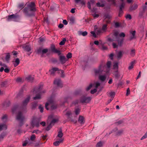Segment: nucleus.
<instances>
[{
    "instance_id": "11",
    "label": "nucleus",
    "mask_w": 147,
    "mask_h": 147,
    "mask_svg": "<svg viewBox=\"0 0 147 147\" xmlns=\"http://www.w3.org/2000/svg\"><path fill=\"white\" fill-rule=\"evenodd\" d=\"M54 84L57 85L58 87H62L61 80L59 79L55 80L54 82Z\"/></svg>"
},
{
    "instance_id": "28",
    "label": "nucleus",
    "mask_w": 147,
    "mask_h": 147,
    "mask_svg": "<svg viewBox=\"0 0 147 147\" xmlns=\"http://www.w3.org/2000/svg\"><path fill=\"white\" fill-rule=\"evenodd\" d=\"M75 2L77 3L80 2V3L82 5H84L85 4L84 0H75Z\"/></svg>"
},
{
    "instance_id": "57",
    "label": "nucleus",
    "mask_w": 147,
    "mask_h": 147,
    "mask_svg": "<svg viewBox=\"0 0 147 147\" xmlns=\"http://www.w3.org/2000/svg\"><path fill=\"white\" fill-rule=\"evenodd\" d=\"M42 49L41 48H39L38 49L37 51V53H40L42 54Z\"/></svg>"
},
{
    "instance_id": "44",
    "label": "nucleus",
    "mask_w": 147,
    "mask_h": 147,
    "mask_svg": "<svg viewBox=\"0 0 147 147\" xmlns=\"http://www.w3.org/2000/svg\"><path fill=\"white\" fill-rule=\"evenodd\" d=\"M80 112V109H76L75 113L76 115H77L79 114Z\"/></svg>"
},
{
    "instance_id": "19",
    "label": "nucleus",
    "mask_w": 147,
    "mask_h": 147,
    "mask_svg": "<svg viewBox=\"0 0 147 147\" xmlns=\"http://www.w3.org/2000/svg\"><path fill=\"white\" fill-rule=\"evenodd\" d=\"M106 76L105 75H99V79L102 81H104L106 79Z\"/></svg>"
},
{
    "instance_id": "4",
    "label": "nucleus",
    "mask_w": 147,
    "mask_h": 147,
    "mask_svg": "<svg viewBox=\"0 0 147 147\" xmlns=\"http://www.w3.org/2000/svg\"><path fill=\"white\" fill-rule=\"evenodd\" d=\"M71 111H68L66 114V115L67 116V119L68 121H70L74 123H76L77 122V121L72 119L71 117Z\"/></svg>"
},
{
    "instance_id": "12",
    "label": "nucleus",
    "mask_w": 147,
    "mask_h": 147,
    "mask_svg": "<svg viewBox=\"0 0 147 147\" xmlns=\"http://www.w3.org/2000/svg\"><path fill=\"white\" fill-rule=\"evenodd\" d=\"M60 60L61 63L63 64L68 60L64 56L61 55L60 56Z\"/></svg>"
},
{
    "instance_id": "18",
    "label": "nucleus",
    "mask_w": 147,
    "mask_h": 147,
    "mask_svg": "<svg viewBox=\"0 0 147 147\" xmlns=\"http://www.w3.org/2000/svg\"><path fill=\"white\" fill-rule=\"evenodd\" d=\"M20 62V59L18 58H17L15 60V61H13V64L14 67H16L19 64Z\"/></svg>"
},
{
    "instance_id": "16",
    "label": "nucleus",
    "mask_w": 147,
    "mask_h": 147,
    "mask_svg": "<svg viewBox=\"0 0 147 147\" xmlns=\"http://www.w3.org/2000/svg\"><path fill=\"white\" fill-rule=\"evenodd\" d=\"M138 7V5L136 4H134L130 6L129 9L130 11L134 10L136 9Z\"/></svg>"
},
{
    "instance_id": "24",
    "label": "nucleus",
    "mask_w": 147,
    "mask_h": 147,
    "mask_svg": "<svg viewBox=\"0 0 147 147\" xmlns=\"http://www.w3.org/2000/svg\"><path fill=\"white\" fill-rule=\"evenodd\" d=\"M122 56V52L121 51H119L117 54V57L119 59H120Z\"/></svg>"
},
{
    "instance_id": "9",
    "label": "nucleus",
    "mask_w": 147,
    "mask_h": 147,
    "mask_svg": "<svg viewBox=\"0 0 147 147\" xmlns=\"http://www.w3.org/2000/svg\"><path fill=\"white\" fill-rule=\"evenodd\" d=\"M111 65V62L110 61H108L107 63V67H106V70L105 71L106 74H108L110 70V67Z\"/></svg>"
},
{
    "instance_id": "3",
    "label": "nucleus",
    "mask_w": 147,
    "mask_h": 147,
    "mask_svg": "<svg viewBox=\"0 0 147 147\" xmlns=\"http://www.w3.org/2000/svg\"><path fill=\"white\" fill-rule=\"evenodd\" d=\"M91 100V98L90 97H86L85 96L82 97L80 99V102L82 103H88Z\"/></svg>"
},
{
    "instance_id": "55",
    "label": "nucleus",
    "mask_w": 147,
    "mask_h": 147,
    "mask_svg": "<svg viewBox=\"0 0 147 147\" xmlns=\"http://www.w3.org/2000/svg\"><path fill=\"white\" fill-rule=\"evenodd\" d=\"M125 18L126 19H129V20H130L131 18V16L130 14H127L125 16Z\"/></svg>"
},
{
    "instance_id": "52",
    "label": "nucleus",
    "mask_w": 147,
    "mask_h": 147,
    "mask_svg": "<svg viewBox=\"0 0 147 147\" xmlns=\"http://www.w3.org/2000/svg\"><path fill=\"white\" fill-rule=\"evenodd\" d=\"M40 132H41L38 130H34L32 132V133H36V134H38Z\"/></svg>"
},
{
    "instance_id": "42",
    "label": "nucleus",
    "mask_w": 147,
    "mask_h": 147,
    "mask_svg": "<svg viewBox=\"0 0 147 147\" xmlns=\"http://www.w3.org/2000/svg\"><path fill=\"white\" fill-rule=\"evenodd\" d=\"M102 143L101 142H98L96 145V147H101L102 146Z\"/></svg>"
},
{
    "instance_id": "17",
    "label": "nucleus",
    "mask_w": 147,
    "mask_h": 147,
    "mask_svg": "<svg viewBox=\"0 0 147 147\" xmlns=\"http://www.w3.org/2000/svg\"><path fill=\"white\" fill-rule=\"evenodd\" d=\"M136 32L135 30L130 31V33L132 35V36H131L130 37V40L136 38V37L135 36Z\"/></svg>"
},
{
    "instance_id": "58",
    "label": "nucleus",
    "mask_w": 147,
    "mask_h": 147,
    "mask_svg": "<svg viewBox=\"0 0 147 147\" xmlns=\"http://www.w3.org/2000/svg\"><path fill=\"white\" fill-rule=\"evenodd\" d=\"M4 70L5 73H8L9 71V69L7 67V68H5Z\"/></svg>"
},
{
    "instance_id": "61",
    "label": "nucleus",
    "mask_w": 147,
    "mask_h": 147,
    "mask_svg": "<svg viewBox=\"0 0 147 147\" xmlns=\"http://www.w3.org/2000/svg\"><path fill=\"white\" fill-rule=\"evenodd\" d=\"M82 35L83 36H85L87 35V32L86 31L83 32L82 33Z\"/></svg>"
},
{
    "instance_id": "32",
    "label": "nucleus",
    "mask_w": 147,
    "mask_h": 147,
    "mask_svg": "<svg viewBox=\"0 0 147 147\" xmlns=\"http://www.w3.org/2000/svg\"><path fill=\"white\" fill-rule=\"evenodd\" d=\"M66 41V39L65 38H63V40L60 42L59 44L61 45H63L65 44V42Z\"/></svg>"
},
{
    "instance_id": "27",
    "label": "nucleus",
    "mask_w": 147,
    "mask_h": 147,
    "mask_svg": "<svg viewBox=\"0 0 147 147\" xmlns=\"http://www.w3.org/2000/svg\"><path fill=\"white\" fill-rule=\"evenodd\" d=\"M134 63H135L134 61H132L130 63V65L128 67L129 69L130 70V69H132L133 68L134 66Z\"/></svg>"
},
{
    "instance_id": "31",
    "label": "nucleus",
    "mask_w": 147,
    "mask_h": 147,
    "mask_svg": "<svg viewBox=\"0 0 147 147\" xmlns=\"http://www.w3.org/2000/svg\"><path fill=\"white\" fill-rule=\"evenodd\" d=\"M18 108V106L16 105L14 106L12 109V112L13 113H14L16 111L17 108Z\"/></svg>"
},
{
    "instance_id": "29",
    "label": "nucleus",
    "mask_w": 147,
    "mask_h": 147,
    "mask_svg": "<svg viewBox=\"0 0 147 147\" xmlns=\"http://www.w3.org/2000/svg\"><path fill=\"white\" fill-rule=\"evenodd\" d=\"M26 79L29 82H32L34 80V77L29 76L26 78Z\"/></svg>"
},
{
    "instance_id": "5",
    "label": "nucleus",
    "mask_w": 147,
    "mask_h": 147,
    "mask_svg": "<svg viewBox=\"0 0 147 147\" xmlns=\"http://www.w3.org/2000/svg\"><path fill=\"white\" fill-rule=\"evenodd\" d=\"M71 111H68L66 114V115L67 116V119L68 121H70L74 123H76L77 122V121L72 119L71 117Z\"/></svg>"
},
{
    "instance_id": "59",
    "label": "nucleus",
    "mask_w": 147,
    "mask_h": 147,
    "mask_svg": "<svg viewBox=\"0 0 147 147\" xmlns=\"http://www.w3.org/2000/svg\"><path fill=\"white\" fill-rule=\"evenodd\" d=\"M97 91L96 88L94 89L93 90L91 91V93L92 94H94Z\"/></svg>"
},
{
    "instance_id": "48",
    "label": "nucleus",
    "mask_w": 147,
    "mask_h": 147,
    "mask_svg": "<svg viewBox=\"0 0 147 147\" xmlns=\"http://www.w3.org/2000/svg\"><path fill=\"white\" fill-rule=\"evenodd\" d=\"M39 109L40 110V111L41 113H42L43 111V107L41 105H40L39 107Z\"/></svg>"
},
{
    "instance_id": "30",
    "label": "nucleus",
    "mask_w": 147,
    "mask_h": 147,
    "mask_svg": "<svg viewBox=\"0 0 147 147\" xmlns=\"http://www.w3.org/2000/svg\"><path fill=\"white\" fill-rule=\"evenodd\" d=\"M2 67L0 69V71L1 72H2L4 69V68H7V65L5 64H4Z\"/></svg>"
},
{
    "instance_id": "41",
    "label": "nucleus",
    "mask_w": 147,
    "mask_h": 147,
    "mask_svg": "<svg viewBox=\"0 0 147 147\" xmlns=\"http://www.w3.org/2000/svg\"><path fill=\"white\" fill-rule=\"evenodd\" d=\"M41 98L40 96V94L37 95L36 96L33 97L34 100L40 99Z\"/></svg>"
},
{
    "instance_id": "38",
    "label": "nucleus",
    "mask_w": 147,
    "mask_h": 147,
    "mask_svg": "<svg viewBox=\"0 0 147 147\" xmlns=\"http://www.w3.org/2000/svg\"><path fill=\"white\" fill-rule=\"evenodd\" d=\"M10 58V55L9 53H7V54L6 55L5 57V60L7 61H8L9 60Z\"/></svg>"
},
{
    "instance_id": "21",
    "label": "nucleus",
    "mask_w": 147,
    "mask_h": 147,
    "mask_svg": "<svg viewBox=\"0 0 147 147\" xmlns=\"http://www.w3.org/2000/svg\"><path fill=\"white\" fill-rule=\"evenodd\" d=\"M59 70V69L58 68L56 67H53V68L51 70H50L49 71L51 72V74H54L55 71Z\"/></svg>"
},
{
    "instance_id": "23",
    "label": "nucleus",
    "mask_w": 147,
    "mask_h": 147,
    "mask_svg": "<svg viewBox=\"0 0 147 147\" xmlns=\"http://www.w3.org/2000/svg\"><path fill=\"white\" fill-rule=\"evenodd\" d=\"M7 129V126L5 124L0 125V131L3 129Z\"/></svg>"
},
{
    "instance_id": "37",
    "label": "nucleus",
    "mask_w": 147,
    "mask_h": 147,
    "mask_svg": "<svg viewBox=\"0 0 147 147\" xmlns=\"http://www.w3.org/2000/svg\"><path fill=\"white\" fill-rule=\"evenodd\" d=\"M58 121V119H53L52 120L50 123L51 124L53 125L56 122Z\"/></svg>"
},
{
    "instance_id": "7",
    "label": "nucleus",
    "mask_w": 147,
    "mask_h": 147,
    "mask_svg": "<svg viewBox=\"0 0 147 147\" xmlns=\"http://www.w3.org/2000/svg\"><path fill=\"white\" fill-rule=\"evenodd\" d=\"M104 64H101L99 66L98 69H94V72L96 75H98L102 73L103 71L102 68L104 67Z\"/></svg>"
},
{
    "instance_id": "50",
    "label": "nucleus",
    "mask_w": 147,
    "mask_h": 147,
    "mask_svg": "<svg viewBox=\"0 0 147 147\" xmlns=\"http://www.w3.org/2000/svg\"><path fill=\"white\" fill-rule=\"evenodd\" d=\"M147 137V131L145 134L141 138V140H143Z\"/></svg>"
},
{
    "instance_id": "45",
    "label": "nucleus",
    "mask_w": 147,
    "mask_h": 147,
    "mask_svg": "<svg viewBox=\"0 0 147 147\" xmlns=\"http://www.w3.org/2000/svg\"><path fill=\"white\" fill-rule=\"evenodd\" d=\"M105 19L108 18L110 19L111 18V16L109 14H106L105 16Z\"/></svg>"
},
{
    "instance_id": "39",
    "label": "nucleus",
    "mask_w": 147,
    "mask_h": 147,
    "mask_svg": "<svg viewBox=\"0 0 147 147\" xmlns=\"http://www.w3.org/2000/svg\"><path fill=\"white\" fill-rule=\"evenodd\" d=\"M110 96L111 97V98H114V96L115 95V93L114 92H111L109 93Z\"/></svg>"
},
{
    "instance_id": "25",
    "label": "nucleus",
    "mask_w": 147,
    "mask_h": 147,
    "mask_svg": "<svg viewBox=\"0 0 147 147\" xmlns=\"http://www.w3.org/2000/svg\"><path fill=\"white\" fill-rule=\"evenodd\" d=\"M63 134L62 132V130H61L58 132V134L56 138H57V137H59L61 138L63 136Z\"/></svg>"
},
{
    "instance_id": "8",
    "label": "nucleus",
    "mask_w": 147,
    "mask_h": 147,
    "mask_svg": "<svg viewBox=\"0 0 147 147\" xmlns=\"http://www.w3.org/2000/svg\"><path fill=\"white\" fill-rule=\"evenodd\" d=\"M16 119L22 121L24 119V117L22 115L21 112H19L16 116Z\"/></svg>"
},
{
    "instance_id": "51",
    "label": "nucleus",
    "mask_w": 147,
    "mask_h": 147,
    "mask_svg": "<svg viewBox=\"0 0 147 147\" xmlns=\"http://www.w3.org/2000/svg\"><path fill=\"white\" fill-rule=\"evenodd\" d=\"M123 11L122 10V9H119V17H121L123 14Z\"/></svg>"
},
{
    "instance_id": "63",
    "label": "nucleus",
    "mask_w": 147,
    "mask_h": 147,
    "mask_svg": "<svg viewBox=\"0 0 147 147\" xmlns=\"http://www.w3.org/2000/svg\"><path fill=\"white\" fill-rule=\"evenodd\" d=\"M91 33L92 35V36H93L95 38L96 37V34L94 32L91 31Z\"/></svg>"
},
{
    "instance_id": "47",
    "label": "nucleus",
    "mask_w": 147,
    "mask_h": 147,
    "mask_svg": "<svg viewBox=\"0 0 147 147\" xmlns=\"http://www.w3.org/2000/svg\"><path fill=\"white\" fill-rule=\"evenodd\" d=\"M123 39H122L120 41H119V40H117V41L118 42V44L120 46L121 45L123 42Z\"/></svg>"
},
{
    "instance_id": "60",
    "label": "nucleus",
    "mask_w": 147,
    "mask_h": 147,
    "mask_svg": "<svg viewBox=\"0 0 147 147\" xmlns=\"http://www.w3.org/2000/svg\"><path fill=\"white\" fill-rule=\"evenodd\" d=\"M92 84H90L89 86L86 88V90L87 91L89 90L92 87Z\"/></svg>"
},
{
    "instance_id": "54",
    "label": "nucleus",
    "mask_w": 147,
    "mask_h": 147,
    "mask_svg": "<svg viewBox=\"0 0 147 147\" xmlns=\"http://www.w3.org/2000/svg\"><path fill=\"white\" fill-rule=\"evenodd\" d=\"M119 36L120 37H124L125 36V34L123 32H121L119 34Z\"/></svg>"
},
{
    "instance_id": "43",
    "label": "nucleus",
    "mask_w": 147,
    "mask_h": 147,
    "mask_svg": "<svg viewBox=\"0 0 147 147\" xmlns=\"http://www.w3.org/2000/svg\"><path fill=\"white\" fill-rule=\"evenodd\" d=\"M96 5L98 7H103L104 6V4L102 3L100 4V3L99 2L97 3L96 4Z\"/></svg>"
},
{
    "instance_id": "36",
    "label": "nucleus",
    "mask_w": 147,
    "mask_h": 147,
    "mask_svg": "<svg viewBox=\"0 0 147 147\" xmlns=\"http://www.w3.org/2000/svg\"><path fill=\"white\" fill-rule=\"evenodd\" d=\"M135 54V50L134 49H132L131 50L130 55L131 56H134Z\"/></svg>"
},
{
    "instance_id": "6",
    "label": "nucleus",
    "mask_w": 147,
    "mask_h": 147,
    "mask_svg": "<svg viewBox=\"0 0 147 147\" xmlns=\"http://www.w3.org/2000/svg\"><path fill=\"white\" fill-rule=\"evenodd\" d=\"M30 99V97L28 96L27 98L25 99L22 102V104L20 107V109H24L27 105L28 103L29 102Z\"/></svg>"
},
{
    "instance_id": "49",
    "label": "nucleus",
    "mask_w": 147,
    "mask_h": 147,
    "mask_svg": "<svg viewBox=\"0 0 147 147\" xmlns=\"http://www.w3.org/2000/svg\"><path fill=\"white\" fill-rule=\"evenodd\" d=\"M67 57L68 59L71 58L72 57V54L70 53H68L67 55Z\"/></svg>"
},
{
    "instance_id": "26",
    "label": "nucleus",
    "mask_w": 147,
    "mask_h": 147,
    "mask_svg": "<svg viewBox=\"0 0 147 147\" xmlns=\"http://www.w3.org/2000/svg\"><path fill=\"white\" fill-rule=\"evenodd\" d=\"M107 24H104V25H103V26H102V30L104 32H105L107 30Z\"/></svg>"
},
{
    "instance_id": "53",
    "label": "nucleus",
    "mask_w": 147,
    "mask_h": 147,
    "mask_svg": "<svg viewBox=\"0 0 147 147\" xmlns=\"http://www.w3.org/2000/svg\"><path fill=\"white\" fill-rule=\"evenodd\" d=\"M51 124L50 123V124L46 127V129L47 131H49L51 128Z\"/></svg>"
},
{
    "instance_id": "62",
    "label": "nucleus",
    "mask_w": 147,
    "mask_h": 147,
    "mask_svg": "<svg viewBox=\"0 0 147 147\" xmlns=\"http://www.w3.org/2000/svg\"><path fill=\"white\" fill-rule=\"evenodd\" d=\"M107 47L104 46V45H103L102 46V48H101V49L102 50H107Z\"/></svg>"
},
{
    "instance_id": "34",
    "label": "nucleus",
    "mask_w": 147,
    "mask_h": 147,
    "mask_svg": "<svg viewBox=\"0 0 147 147\" xmlns=\"http://www.w3.org/2000/svg\"><path fill=\"white\" fill-rule=\"evenodd\" d=\"M36 138L35 135L34 134H32L30 137V140L32 141H34L36 139Z\"/></svg>"
},
{
    "instance_id": "46",
    "label": "nucleus",
    "mask_w": 147,
    "mask_h": 147,
    "mask_svg": "<svg viewBox=\"0 0 147 147\" xmlns=\"http://www.w3.org/2000/svg\"><path fill=\"white\" fill-rule=\"evenodd\" d=\"M130 90L129 88H128L127 90L126 93V96H127L130 94Z\"/></svg>"
},
{
    "instance_id": "1",
    "label": "nucleus",
    "mask_w": 147,
    "mask_h": 147,
    "mask_svg": "<svg viewBox=\"0 0 147 147\" xmlns=\"http://www.w3.org/2000/svg\"><path fill=\"white\" fill-rule=\"evenodd\" d=\"M26 4L27 7L23 10V13L28 16H34V13L37 10L35 3L34 1H31L28 3H27Z\"/></svg>"
},
{
    "instance_id": "56",
    "label": "nucleus",
    "mask_w": 147,
    "mask_h": 147,
    "mask_svg": "<svg viewBox=\"0 0 147 147\" xmlns=\"http://www.w3.org/2000/svg\"><path fill=\"white\" fill-rule=\"evenodd\" d=\"M28 141L26 140L24 142H23V143L22 144V146H26L27 144H28Z\"/></svg>"
},
{
    "instance_id": "33",
    "label": "nucleus",
    "mask_w": 147,
    "mask_h": 147,
    "mask_svg": "<svg viewBox=\"0 0 147 147\" xmlns=\"http://www.w3.org/2000/svg\"><path fill=\"white\" fill-rule=\"evenodd\" d=\"M118 63H114L113 65V69H116L117 71V70L118 69Z\"/></svg>"
},
{
    "instance_id": "35",
    "label": "nucleus",
    "mask_w": 147,
    "mask_h": 147,
    "mask_svg": "<svg viewBox=\"0 0 147 147\" xmlns=\"http://www.w3.org/2000/svg\"><path fill=\"white\" fill-rule=\"evenodd\" d=\"M121 1L123 2L120 6V9H122L125 6V4L123 2L124 0H121Z\"/></svg>"
},
{
    "instance_id": "15",
    "label": "nucleus",
    "mask_w": 147,
    "mask_h": 147,
    "mask_svg": "<svg viewBox=\"0 0 147 147\" xmlns=\"http://www.w3.org/2000/svg\"><path fill=\"white\" fill-rule=\"evenodd\" d=\"M78 121L81 124H84L85 122L84 117L82 116H80L78 119Z\"/></svg>"
},
{
    "instance_id": "2",
    "label": "nucleus",
    "mask_w": 147,
    "mask_h": 147,
    "mask_svg": "<svg viewBox=\"0 0 147 147\" xmlns=\"http://www.w3.org/2000/svg\"><path fill=\"white\" fill-rule=\"evenodd\" d=\"M53 102V99L51 98L49 100L48 102H47L45 105V108L47 110H49V108L48 107V106H50L52 109H55L57 108V106L54 105Z\"/></svg>"
},
{
    "instance_id": "64",
    "label": "nucleus",
    "mask_w": 147,
    "mask_h": 147,
    "mask_svg": "<svg viewBox=\"0 0 147 147\" xmlns=\"http://www.w3.org/2000/svg\"><path fill=\"white\" fill-rule=\"evenodd\" d=\"M92 16L94 18H96L98 17L99 15L98 14L94 13L92 14Z\"/></svg>"
},
{
    "instance_id": "20",
    "label": "nucleus",
    "mask_w": 147,
    "mask_h": 147,
    "mask_svg": "<svg viewBox=\"0 0 147 147\" xmlns=\"http://www.w3.org/2000/svg\"><path fill=\"white\" fill-rule=\"evenodd\" d=\"M24 50L26 51L29 52L31 50L30 47L28 45H24L23 47Z\"/></svg>"
},
{
    "instance_id": "10",
    "label": "nucleus",
    "mask_w": 147,
    "mask_h": 147,
    "mask_svg": "<svg viewBox=\"0 0 147 147\" xmlns=\"http://www.w3.org/2000/svg\"><path fill=\"white\" fill-rule=\"evenodd\" d=\"M51 48V51L52 52L55 53H57L59 55H60L61 54V53L60 51L59 50L56 49L54 45H52Z\"/></svg>"
},
{
    "instance_id": "13",
    "label": "nucleus",
    "mask_w": 147,
    "mask_h": 147,
    "mask_svg": "<svg viewBox=\"0 0 147 147\" xmlns=\"http://www.w3.org/2000/svg\"><path fill=\"white\" fill-rule=\"evenodd\" d=\"M63 140V139L60 138L59 141H56L53 143V145L55 146H58L60 143H62Z\"/></svg>"
},
{
    "instance_id": "14",
    "label": "nucleus",
    "mask_w": 147,
    "mask_h": 147,
    "mask_svg": "<svg viewBox=\"0 0 147 147\" xmlns=\"http://www.w3.org/2000/svg\"><path fill=\"white\" fill-rule=\"evenodd\" d=\"M17 18V16L14 14H12L9 15L7 17V20L8 21H9L13 19H16Z\"/></svg>"
},
{
    "instance_id": "40",
    "label": "nucleus",
    "mask_w": 147,
    "mask_h": 147,
    "mask_svg": "<svg viewBox=\"0 0 147 147\" xmlns=\"http://www.w3.org/2000/svg\"><path fill=\"white\" fill-rule=\"evenodd\" d=\"M48 51V49H43L42 50V54L43 55L44 54L47 53Z\"/></svg>"
},
{
    "instance_id": "22",
    "label": "nucleus",
    "mask_w": 147,
    "mask_h": 147,
    "mask_svg": "<svg viewBox=\"0 0 147 147\" xmlns=\"http://www.w3.org/2000/svg\"><path fill=\"white\" fill-rule=\"evenodd\" d=\"M25 6V5L24 3H20L18 4V9H22V8H23Z\"/></svg>"
}]
</instances>
